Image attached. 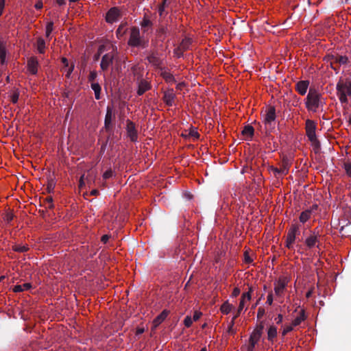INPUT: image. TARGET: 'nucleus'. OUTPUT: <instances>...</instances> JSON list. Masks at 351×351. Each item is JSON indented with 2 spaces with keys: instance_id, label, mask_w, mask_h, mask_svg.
I'll use <instances>...</instances> for the list:
<instances>
[{
  "instance_id": "1",
  "label": "nucleus",
  "mask_w": 351,
  "mask_h": 351,
  "mask_svg": "<svg viewBox=\"0 0 351 351\" xmlns=\"http://www.w3.org/2000/svg\"><path fill=\"white\" fill-rule=\"evenodd\" d=\"M322 95L314 88H310L306 98L305 105L308 110L316 112L322 106Z\"/></svg>"
},
{
  "instance_id": "2",
  "label": "nucleus",
  "mask_w": 351,
  "mask_h": 351,
  "mask_svg": "<svg viewBox=\"0 0 351 351\" xmlns=\"http://www.w3.org/2000/svg\"><path fill=\"white\" fill-rule=\"evenodd\" d=\"M129 46L132 47L146 48L148 46V41L143 39L141 36L139 28L132 27L130 29V38L128 41Z\"/></svg>"
},
{
  "instance_id": "3",
  "label": "nucleus",
  "mask_w": 351,
  "mask_h": 351,
  "mask_svg": "<svg viewBox=\"0 0 351 351\" xmlns=\"http://www.w3.org/2000/svg\"><path fill=\"white\" fill-rule=\"evenodd\" d=\"M276 119V108L273 106H269L266 110L263 121L265 125L267 135H268L275 128Z\"/></svg>"
},
{
  "instance_id": "4",
  "label": "nucleus",
  "mask_w": 351,
  "mask_h": 351,
  "mask_svg": "<svg viewBox=\"0 0 351 351\" xmlns=\"http://www.w3.org/2000/svg\"><path fill=\"white\" fill-rule=\"evenodd\" d=\"M264 329L263 322H261L256 326L249 338L247 351H254L255 346L260 341Z\"/></svg>"
},
{
  "instance_id": "5",
  "label": "nucleus",
  "mask_w": 351,
  "mask_h": 351,
  "mask_svg": "<svg viewBox=\"0 0 351 351\" xmlns=\"http://www.w3.org/2000/svg\"><path fill=\"white\" fill-rule=\"evenodd\" d=\"M321 237L322 234L318 227L311 231V234L306 238L304 241V243L306 247L309 250L315 247L319 248Z\"/></svg>"
},
{
  "instance_id": "6",
  "label": "nucleus",
  "mask_w": 351,
  "mask_h": 351,
  "mask_svg": "<svg viewBox=\"0 0 351 351\" xmlns=\"http://www.w3.org/2000/svg\"><path fill=\"white\" fill-rule=\"evenodd\" d=\"M337 90L341 103H348V100L347 96H351V83H345L339 81L337 84Z\"/></svg>"
},
{
  "instance_id": "7",
  "label": "nucleus",
  "mask_w": 351,
  "mask_h": 351,
  "mask_svg": "<svg viewBox=\"0 0 351 351\" xmlns=\"http://www.w3.org/2000/svg\"><path fill=\"white\" fill-rule=\"evenodd\" d=\"M300 234V228L297 224L291 226L287 235L286 247L289 249L293 248V244L295 241L296 235Z\"/></svg>"
},
{
  "instance_id": "8",
  "label": "nucleus",
  "mask_w": 351,
  "mask_h": 351,
  "mask_svg": "<svg viewBox=\"0 0 351 351\" xmlns=\"http://www.w3.org/2000/svg\"><path fill=\"white\" fill-rule=\"evenodd\" d=\"M114 56V51H113L104 54L101 57L100 67L103 71H108L110 66L112 65Z\"/></svg>"
},
{
  "instance_id": "9",
  "label": "nucleus",
  "mask_w": 351,
  "mask_h": 351,
  "mask_svg": "<svg viewBox=\"0 0 351 351\" xmlns=\"http://www.w3.org/2000/svg\"><path fill=\"white\" fill-rule=\"evenodd\" d=\"M121 16V10L117 7L111 8L106 16V21L108 23H113L119 20V19Z\"/></svg>"
},
{
  "instance_id": "10",
  "label": "nucleus",
  "mask_w": 351,
  "mask_h": 351,
  "mask_svg": "<svg viewBox=\"0 0 351 351\" xmlns=\"http://www.w3.org/2000/svg\"><path fill=\"white\" fill-rule=\"evenodd\" d=\"M126 131H127L128 136L130 138L131 141H132V142L137 141L138 132L136 129L135 124L130 119L126 120Z\"/></svg>"
},
{
  "instance_id": "11",
  "label": "nucleus",
  "mask_w": 351,
  "mask_h": 351,
  "mask_svg": "<svg viewBox=\"0 0 351 351\" xmlns=\"http://www.w3.org/2000/svg\"><path fill=\"white\" fill-rule=\"evenodd\" d=\"M146 59L154 66L161 68L162 60L158 57V53L156 51H150Z\"/></svg>"
},
{
  "instance_id": "12",
  "label": "nucleus",
  "mask_w": 351,
  "mask_h": 351,
  "mask_svg": "<svg viewBox=\"0 0 351 351\" xmlns=\"http://www.w3.org/2000/svg\"><path fill=\"white\" fill-rule=\"evenodd\" d=\"M306 134L309 141H313L316 136V124L315 123L310 119L306 121Z\"/></svg>"
},
{
  "instance_id": "13",
  "label": "nucleus",
  "mask_w": 351,
  "mask_h": 351,
  "mask_svg": "<svg viewBox=\"0 0 351 351\" xmlns=\"http://www.w3.org/2000/svg\"><path fill=\"white\" fill-rule=\"evenodd\" d=\"M288 280L287 278H280L278 280L275 282L274 291L276 295L281 296L287 285Z\"/></svg>"
},
{
  "instance_id": "14",
  "label": "nucleus",
  "mask_w": 351,
  "mask_h": 351,
  "mask_svg": "<svg viewBox=\"0 0 351 351\" xmlns=\"http://www.w3.org/2000/svg\"><path fill=\"white\" fill-rule=\"evenodd\" d=\"M39 63L36 57L32 56L27 61V68L32 75H36Z\"/></svg>"
},
{
  "instance_id": "15",
  "label": "nucleus",
  "mask_w": 351,
  "mask_h": 351,
  "mask_svg": "<svg viewBox=\"0 0 351 351\" xmlns=\"http://www.w3.org/2000/svg\"><path fill=\"white\" fill-rule=\"evenodd\" d=\"M6 45H7V42L5 40H4V39L3 38L0 37V62L2 66L7 64Z\"/></svg>"
},
{
  "instance_id": "16",
  "label": "nucleus",
  "mask_w": 351,
  "mask_h": 351,
  "mask_svg": "<svg viewBox=\"0 0 351 351\" xmlns=\"http://www.w3.org/2000/svg\"><path fill=\"white\" fill-rule=\"evenodd\" d=\"M152 88V86L150 84V83L144 80V79H141L138 82V90H137V95L138 96H141L143 95L146 91L150 90Z\"/></svg>"
},
{
  "instance_id": "17",
  "label": "nucleus",
  "mask_w": 351,
  "mask_h": 351,
  "mask_svg": "<svg viewBox=\"0 0 351 351\" xmlns=\"http://www.w3.org/2000/svg\"><path fill=\"white\" fill-rule=\"evenodd\" d=\"M169 314V311L165 309L163 310L153 321V328L156 329L162 322L165 321L168 315Z\"/></svg>"
},
{
  "instance_id": "18",
  "label": "nucleus",
  "mask_w": 351,
  "mask_h": 351,
  "mask_svg": "<svg viewBox=\"0 0 351 351\" xmlns=\"http://www.w3.org/2000/svg\"><path fill=\"white\" fill-rule=\"evenodd\" d=\"M176 97V95L173 93V89H169L164 93L163 100L165 104L168 106H172L174 99Z\"/></svg>"
},
{
  "instance_id": "19",
  "label": "nucleus",
  "mask_w": 351,
  "mask_h": 351,
  "mask_svg": "<svg viewBox=\"0 0 351 351\" xmlns=\"http://www.w3.org/2000/svg\"><path fill=\"white\" fill-rule=\"evenodd\" d=\"M113 116L114 115L112 114V108L110 106H108L104 119V127L106 130H108L112 128V120Z\"/></svg>"
},
{
  "instance_id": "20",
  "label": "nucleus",
  "mask_w": 351,
  "mask_h": 351,
  "mask_svg": "<svg viewBox=\"0 0 351 351\" xmlns=\"http://www.w3.org/2000/svg\"><path fill=\"white\" fill-rule=\"evenodd\" d=\"M167 32H168V29H167V26L163 25H160L158 26V29H156V32L157 38L160 41L164 42L165 38H167Z\"/></svg>"
},
{
  "instance_id": "21",
  "label": "nucleus",
  "mask_w": 351,
  "mask_h": 351,
  "mask_svg": "<svg viewBox=\"0 0 351 351\" xmlns=\"http://www.w3.org/2000/svg\"><path fill=\"white\" fill-rule=\"evenodd\" d=\"M308 85L309 82L308 80L299 81L295 85V89L299 94L304 95L306 93Z\"/></svg>"
},
{
  "instance_id": "22",
  "label": "nucleus",
  "mask_w": 351,
  "mask_h": 351,
  "mask_svg": "<svg viewBox=\"0 0 351 351\" xmlns=\"http://www.w3.org/2000/svg\"><path fill=\"white\" fill-rule=\"evenodd\" d=\"M291 166V163L289 159L284 157L282 160L280 169L281 170V175H287L289 173V169Z\"/></svg>"
},
{
  "instance_id": "23",
  "label": "nucleus",
  "mask_w": 351,
  "mask_h": 351,
  "mask_svg": "<svg viewBox=\"0 0 351 351\" xmlns=\"http://www.w3.org/2000/svg\"><path fill=\"white\" fill-rule=\"evenodd\" d=\"M306 319V315L305 314V311L304 309L300 310L299 315L293 320L292 325L293 326H297L300 325L302 322L304 321Z\"/></svg>"
},
{
  "instance_id": "24",
  "label": "nucleus",
  "mask_w": 351,
  "mask_h": 351,
  "mask_svg": "<svg viewBox=\"0 0 351 351\" xmlns=\"http://www.w3.org/2000/svg\"><path fill=\"white\" fill-rule=\"evenodd\" d=\"M161 73L160 75L162 78L168 83L175 82L176 80L173 75L169 72L167 71L165 69L160 68Z\"/></svg>"
},
{
  "instance_id": "25",
  "label": "nucleus",
  "mask_w": 351,
  "mask_h": 351,
  "mask_svg": "<svg viewBox=\"0 0 351 351\" xmlns=\"http://www.w3.org/2000/svg\"><path fill=\"white\" fill-rule=\"evenodd\" d=\"M36 48L38 51L43 54L45 51L46 44L45 40L42 37H38L36 40Z\"/></svg>"
},
{
  "instance_id": "26",
  "label": "nucleus",
  "mask_w": 351,
  "mask_h": 351,
  "mask_svg": "<svg viewBox=\"0 0 351 351\" xmlns=\"http://www.w3.org/2000/svg\"><path fill=\"white\" fill-rule=\"evenodd\" d=\"M277 336V328L274 326H270L267 330V339L269 341H273Z\"/></svg>"
},
{
  "instance_id": "27",
  "label": "nucleus",
  "mask_w": 351,
  "mask_h": 351,
  "mask_svg": "<svg viewBox=\"0 0 351 351\" xmlns=\"http://www.w3.org/2000/svg\"><path fill=\"white\" fill-rule=\"evenodd\" d=\"M91 88L93 90L95 93V97L96 99H99L101 98L100 94L101 88V86L97 82H93L90 85Z\"/></svg>"
},
{
  "instance_id": "28",
  "label": "nucleus",
  "mask_w": 351,
  "mask_h": 351,
  "mask_svg": "<svg viewBox=\"0 0 351 351\" xmlns=\"http://www.w3.org/2000/svg\"><path fill=\"white\" fill-rule=\"evenodd\" d=\"M254 128L250 125H247L244 127L241 133L243 136H249V137L252 138L254 135Z\"/></svg>"
},
{
  "instance_id": "29",
  "label": "nucleus",
  "mask_w": 351,
  "mask_h": 351,
  "mask_svg": "<svg viewBox=\"0 0 351 351\" xmlns=\"http://www.w3.org/2000/svg\"><path fill=\"white\" fill-rule=\"evenodd\" d=\"M32 288L31 283H24L23 285H17L13 288L14 292H21L24 290H28Z\"/></svg>"
},
{
  "instance_id": "30",
  "label": "nucleus",
  "mask_w": 351,
  "mask_h": 351,
  "mask_svg": "<svg viewBox=\"0 0 351 351\" xmlns=\"http://www.w3.org/2000/svg\"><path fill=\"white\" fill-rule=\"evenodd\" d=\"M232 308L233 306L226 301L221 305L220 310L222 313L227 315L232 311Z\"/></svg>"
},
{
  "instance_id": "31",
  "label": "nucleus",
  "mask_w": 351,
  "mask_h": 351,
  "mask_svg": "<svg viewBox=\"0 0 351 351\" xmlns=\"http://www.w3.org/2000/svg\"><path fill=\"white\" fill-rule=\"evenodd\" d=\"M311 215V211L310 210H306L302 212L300 215V222L304 223L306 221H307L309 219Z\"/></svg>"
},
{
  "instance_id": "32",
  "label": "nucleus",
  "mask_w": 351,
  "mask_h": 351,
  "mask_svg": "<svg viewBox=\"0 0 351 351\" xmlns=\"http://www.w3.org/2000/svg\"><path fill=\"white\" fill-rule=\"evenodd\" d=\"M191 43L192 41L190 38H185L182 40L179 46L180 47L181 49L185 51L189 49V47L191 45Z\"/></svg>"
},
{
  "instance_id": "33",
  "label": "nucleus",
  "mask_w": 351,
  "mask_h": 351,
  "mask_svg": "<svg viewBox=\"0 0 351 351\" xmlns=\"http://www.w3.org/2000/svg\"><path fill=\"white\" fill-rule=\"evenodd\" d=\"M14 251L17 252H27L29 248L27 245H15L12 247Z\"/></svg>"
},
{
  "instance_id": "34",
  "label": "nucleus",
  "mask_w": 351,
  "mask_h": 351,
  "mask_svg": "<svg viewBox=\"0 0 351 351\" xmlns=\"http://www.w3.org/2000/svg\"><path fill=\"white\" fill-rule=\"evenodd\" d=\"M53 29V22L49 21L47 23L46 25V37L49 38L50 34H51Z\"/></svg>"
},
{
  "instance_id": "35",
  "label": "nucleus",
  "mask_w": 351,
  "mask_h": 351,
  "mask_svg": "<svg viewBox=\"0 0 351 351\" xmlns=\"http://www.w3.org/2000/svg\"><path fill=\"white\" fill-rule=\"evenodd\" d=\"M312 143V145L313 146V149L315 152H319L320 149V143L317 138V137H315V138L313 141H310Z\"/></svg>"
},
{
  "instance_id": "36",
  "label": "nucleus",
  "mask_w": 351,
  "mask_h": 351,
  "mask_svg": "<svg viewBox=\"0 0 351 351\" xmlns=\"http://www.w3.org/2000/svg\"><path fill=\"white\" fill-rule=\"evenodd\" d=\"M244 308V302H243V299H241V301L239 302V307H238V309H237V312L236 313V315L232 317L233 319H236L240 315L241 312L243 311Z\"/></svg>"
},
{
  "instance_id": "37",
  "label": "nucleus",
  "mask_w": 351,
  "mask_h": 351,
  "mask_svg": "<svg viewBox=\"0 0 351 351\" xmlns=\"http://www.w3.org/2000/svg\"><path fill=\"white\" fill-rule=\"evenodd\" d=\"M19 97V91L18 89L14 90L13 93L11 95V101L13 104H16Z\"/></svg>"
},
{
  "instance_id": "38",
  "label": "nucleus",
  "mask_w": 351,
  "mask_h": 351,
  "mask_svg": "<svg viewBox=\"0 0 351 351\" xmlns=\"http://www.w3.org/2000/svg\"><path fill=\"white\" fill-rule=\"evenodd\" d=\"M184 51L181 49L180 47L178 46L173 50V54L176 57L180 58L183 56Z\"/></svg>"
},
{
  "instance_id": "39",
  "label": "nucleus",
  "mask_w": 351,
  "mask_h": 351,
  "mask_svg": "<svg viewBox=\"0 0 351 351\" xmlns=\"http://www.w3.org/2000/svg\"><path fill=\"white\" fill-rule=\"evenodd\" d=\"M125 33V26L121 25H120L118 29H117L116 31V34H117V36L118 38H120L122 36H123V34Z\"/></svg>"
},
{
  "instance_id": "40",
  "label": "nucleus",
  "mask_w": 351,
  "mask_h": 351,
  "mask_svg": "<svg viewBox=\"0 0 351 351\" xmlns=\"http://www.w3.org/2000/svg\"><path fill=\"white\" fill-rule=\"evenodd\" d=\"M55 186H56V182H54L53 180L51 179V180H49L48 184H47V187L48 192L51 193L53 191Z\"/></svg>"
},
{
  "instance_id": "41",
  "label": "nucleus",
  "mask_w": 351,
  "mask_h": 351,
  "mask_svg": "<svg viewBox=\"0 0 351 351\" xmlns=\"http://www.w3.org/2000/svg\"><path fill=\"white\" fill-rule=\"evenodd\" d=\"M193 324V319L191 316L187 315L184 319V324L186 328H189Z\"/></svg>"
},
{
  "instance_id": "42",
  "label": "nucleus",
  "mask_w": 351,
  "mask_h": 351,
  "mask_svg": "<svg viewBox=\"0 0 351 351\" xmlns=\"http://www.w3.org/2000/svg\"><path fill=\"white\" fill-rule=\"evenodd\" d=\"M97 73L95 71H92L90 72V74L88 75V81L90 82H94V81L95 80V79L97 78Z\"/></svg>"
},
{
  "instance_id": "43",
  "label": "nucleus",
  "mask_w": 351,
  "mask_h": 351,
  "mask_svg": "<svg viewBox=\"0 0 351 351\" xmlns=\"http://www.w3.org/2000/svg\"><path fill=\"white\" fill-rule=\"evenodd\" d=\"M336 62H339V64H344L348 62V58L346 56H338L336 58Z\"/></svg>"
},
{
  "instance_id": "44",
  "label": "nucleus",
  "mask_w": 351,
  "mask_h": 351,
  "mask_svg": "<svg viewBox=\"0 0 351 351\" xmlns=\"http://www.w3.org/2000/svg\"><path fill=\"white\" fill-rule=\"evenodd\" d=\"M112 175H113V172H112V169H110L104 173L102 177H103L104 180H107V179L111 178L112 176Z\"/></svg>"
},
{
  "instance_id": "45",
  "label": "nucleus",
  "mask_w": 351,
  "mask_h": 351,
  "mask_svg": "<svg viewBox=\"0 0 351 351\" xmlns=\"http://www.w3.org/2000/svg\"><path fill=\"white\" fill-rule=\"evenodd\" d=\"M45 202H46V204H47V208H53V198L51 196L47 197L45 198Z\"/></svg>"
},
{
  "instance_id": "46",
  "label": "nucleus",
  "mask_w": 351,
  "mask_h": 351,
  "mask_svg": "<svg viewBox=\"0 0 351 351\" xmlns=\"http://www.w3.org/2000/svg\"><path fill=\"white\" fill-rule=\"evenodd\" d=\"M252 291V287H250L248 292L243 293L241 299H243V301L245 300V298H247V300H250Z\"/></svg>"
},
{
  "instance_id": "47",
  "label": "nucleus",
  "mask_w": 351,
  "mask_h": 351,
  "mask_svg": "<svg viewBox=\"0 0 351 351\" xmlns=\"http://www.w3.org/2000/svg\"><path fill=\"white\" fill-rule=\"evenodd\" d=\"M152 25V21L149 19H147V18H144L143 21L141 22L142 27H149Z\"/></svg>"
},
{
  "instance_id": "48",
  "label": "nucleus",
  "mask_w": 351,
  "mask_h": 351,
  "mask_svg": "<svg viewBox=\"0 0 351 351\" xmlns=\"http://www.w3.org/2000/svg\"><path fill=\"white\" fill-rule=\"evenodd\" d=\"M265 314V310L263 307H259L257 311V318L261 319L262 318L264 315Z\"/></svg>"
},
{
  "instance_id": "49",
  "label": "nucleus",
  "mask_w": 351,
  "mask_h": 351,
  "mask_svg": "<svg viewBox=\"0 0 351 351\" xmlns=\"http://www.w3.org/2000/svg\"><path fill=\"white\" fill-rule=\"evenodd\" d=\"M270 169H271V171H272V172L274 173V176L276 177H278L279 176H282L281 175V170L280 169V168H277V167H271Z\"/></svg>"
},
{
  "instance_id": "50",
  "label": "nucleus",
  "mask_w": 351,
  "mask_h": 351,
  "mask_svg": "<svg viewBox=\"0 0 351 351\" xmlns=\"http://www.w3.org/2000/svg\"><path fill=\"white\" fill-rule=\"evenodd\" d=\"M189 136L195 138H198L199 137L198 132L194 128L191 129Z\"/></svg>"
},
{
  "instance_id": "51",
  "label": "nucleus",
  "mask_w": 351,
  "mask_h": 351,
  "mask_svg": "<svg viewBox=\"0 0 351 351\" xmlns=\"http://www.w3.org/2000/svg\"><path fill=\"white\" fill-rule=\"evenodd\" d=\"M293 326L291 324V326H287L284 328V330L282 332V335L285 336L288 332H291L293 329Z\"/></svg>"
},
{
  "instance_id": "52",
  "label": "nucleus",
  "mask_w": 351,
  "mask_h": 351,
  "mask_svg": "<svg viewBox=\"0 0 351 351\" xmlns=\"http://www.w3.org/2000/svg\"><path fill=\"white\" fill-rule=\"evenodd\" d=\"M14 219V215L11 213H6L5 217H4V219L8 222V223H10L12 219Z\"/></svg>"
},
{
  "instance_id": "53",
  "label": "nucleus",
  "mask_w": 351,
  "mask_h": 351,
  "mask_svg": "<svg viewBox=\"0 0 351 351\" xmlns=\"http://www.w3.org/2000/svg\"><path fill=\"white\" fill-rule=\"evenodd\" d=\"M234 321H235V319H233V318H232L231 322L229 324V326H228V332L232 333V334H234L235 332L234 330V328H233L234 325Z\"/></svg>"
},
{
  "instance_id": "54",
  "label": "nucleus",
  "mask_w": 351,
  "mask_h": 351,
  "mask_svg": "<svg viewBox=\"0 0 351 351\" xmlns=\"http://www.w3.org/2000/svg\"><path fill=\"white\" fill-rule=\"evenodd\" d=\"M202 315V313L200 311H195L193 317V320L195 322L197 321L201 317Z\"/></svg>"
},
{
  "instance_id": "55",
  "label": "nucleus",
  "mask_w": 351,
  "mask_h": 351,
  "mask_svg": "<svg viewBox=\"0 0 351 351\" xmlns=\"http://www.w3.org/2000/svg\"><path fill=\"white\" fill-rule=\"evenodd\" d=\"M345 169H346L347 174L349 176H351V162L345 163Z\"/></svg>"
},
{
  "instance_id": "56",
  "label": "nucleus",
  "mask_w": 351,
  "mask_h": 351,
  "mask_svg": "<svg viewBox=\"0 0 351 351\" xmlns=\"http://www.w3.org/2000/svg\"><path fill=\"white\" fill-rule=\"evenodd\" d=\"M244 260L246 263H251L253 261L247 252L244 253Z\"/></svg>"
},
{
  "instance_id": "57",
  "label": "nucleus",
  "mask_w": 351,
  "mask_h": 351,
  "mask_svg": "<svg viewBox=\"0 0 351 351\" xmlns=\"http://www.w3.org/2000/svg\"><path fill=\"white\" fill-rule=\"evenodd\" d=\"M266 303L269 305L273 304V293L271 292L268 294Z\"/></svg>"
},
{
  "instance_id": "58",
  "label": "nucleus",
  "mask_w": 351,
  "mask_h": 351,
  "mask_svg": "<svg viewBox=\"0 0 351 351\" xmlns=\"http://www.w3.org/2000/svg\"><path fill=\"white\" fill-rule=\"evenodd\" d=\"M104 49V45H101L99 47L97 54H96L95 56V60H97L99 58V56L103 53Z\"/></svg>"
},
{
  "instance_id": "59",
  "label": "nucleus",
  "mask_w": 351,
  "mask_h": 351,
  "mask_svg": "<svg viewBox=\"0 0 351 351\" xmlns=\"http://www.w3.org/2000/svg\"><path fill=\"white\" fill-rule=\"evenodd\" d=\"M241 293V290L238 287H235L234 289H233V291L232 293V296L233 298H236Z\"/></svg>"
},
{
  "instance_id": "60",
  "label": "nucleus",
  "mask_w": 351,
  "mask_h": 351,
  "mask_svg": "<svg viewBox=\"0 0 351 351\" xmlns=\"http://www.w3.org/2000/svg\"><path fill=\"white\" fill-rule=\"evenodd\" d=\"M5 1L0 0V17L3 14V10L5 8Z\"/></svg>"
},
{
  "instance_id": "61",
  "label": "nucleus",
  "mask_w": 351,
  "mask_h": 351,
  "mask_svg": "<svg viewBox=\"0 0 351 351\" xmlns=\"http://www.w3.org/2000/svg\"><path fill=\"white\" fill-rule=\"evenodd\" d=\"M108 139H107L103 144L101 145V149H100V153L102 154L104 153L107 144H108Z\"/></svg>"
},
{
  "instance_id": "62",
  "label": "nucleus",
  "mask_w": 351,
  "mask_h": 351,
  "mask_svg": "<svg viewBox=\"0 0 351 351\" xmlns=\"http://www.w3.org/2000/svg\"><path fill=\"white\" fill-rule=\"evenodd\" d=\"M276 321V324H280L282 323V319H283V317H282V315L281 314H278V317L275 319Z\"/></svg>"
},
{
  "instance_id": "63",
  "label": "nucleus",
  "mask_w": 351,
  "mask_h": 351,
  "mask_svg": "<svg viewBox=\"0 0 351 351\" xmlns=\"http://www.w3.org/2000/svg\"><path fill=\"white\" fill-rule=\"evenodd\" d=\"M43 6L42 1H38L34 5L35 8L37 10H40Z\"/></svg>"
},
{
  "instance_id": "64",
  "label": "nucleus",
  "mask_w": 351,
  "mask_h": 351,
  "mask_svg": "<svg viewBox=\"0 0 351 351\" xmlns=\"http://www.w3.org/2000/svg\"><path fill=\"white\" fill-rule=\"evenodd\" d=\"M109 238H110V236L108 235V234H104L101 237V241L104 243H106L108 242V241L109 240Z\"/></svg>"
}]
</instances>
